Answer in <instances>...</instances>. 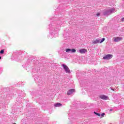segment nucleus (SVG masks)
<instances>
[{
  "mask_svg": "<svg viewBox=\"0 0 124 124\" xmlns=\"http://www.w3.org/2000/svg\"><path fill=\"white\" fill-rule=\"evenodd\" d=\"M62 66H63V68L64 69L66 73H70V70L69 69V68H68V67L64 64H62Z\"/></svg>",
  "mask_w": 124,
  "mask_h": 124,
  "instance_id": "1",
  "label": "nucleus"
},
{
  "mask_svg": "<svg viewBox=\"0 0 124 124\" xmlns=\"http://www.w3.org/2000/svg\"><path fill=\"white\" fill-rule=\"evenodd\" d=\"M112 58H113V55L111 54H108L104 56L103 59V60H110Z\"/></svg>",
  "mask_w": 124,
  "mask_h": 124,
  "instance_id": "2",
  "label": "nucleus"
},
{
  "mask_svg": "<svg viewBox=\"0 0 124 124\" xmlns=\"http://www.w3.org/2000/svg\"><path fill=\"white\" fill-rule=\"evenodd\" d=\"M114 42H119V41H121V40H123V37H114L113 38Z\"/></svg>",
  "mask_w": 124,
  "mask_h": 124,
  "instance_id": "3",
  "label": "nucleus"
},
{
  "mask_svg": "<svg viewBox=\"0 0 124 124\" xmlns=\"http://www.w3.org/2000/svg\"><path fill=\"white\" fill-rule=\"evenodd\" d=\"M100 98L101 99H104V100H107L108 99V96L105 95H101L99 96Z\"/></svg>",
  "mask_w": 124,
  "mask_h": 124,
  "instance_id": "4",
  "label": "nucleus"
},
{
  "mask_svg": "<svg viewBox=\"0 0 124 124\" xmlns=\"http://www.w3.org/2000/svg\"><path fill=\"white\" fill-rule=\"evenodd\" d=\"M74 92H75V89H70L68 90V91L67 93V94L68 95H70V94H71L72 93H74Z\"/></svg>",
  "mask_w": 124,
  "mask_h": 124,
  "instance_id": "5",
  "label": "nucleus"
},
{
  "mask_svg": "<svg viewBox=\"0 0 124 124\" xmlns=\"http://www.w3.org/2000/svg\"><path fill=\"white\" fill-rule=\"evenodd\" d=\"M88 52V50L86 49H81L79 50V52L80 53V54H85V53H87Z\"/></svg>",
  "mask_w": 124,
  "mask_h": 124,
  "instance_id": "6",
  "label": "nucleus"
},
{
  "mask_svg": "<svg viewBox=\"0 0 124 124\" xmlns=\"http://www.w3.org/2000/svg\"><path fill=\"white\" fill-rule=\"evenodd\" d=\"M54 106L55 107H61V106H62V105L60 103H58L55 104L54 105Z\"/></svg>",
  "mask_w": 124,
  "mask_h": 124,
  "instance_id": "7",
  "label": "nucleus"
},
{
  "mask_svg": "<svg viewBox=\"0 0 124 124\" xmlns=\"http://www.w3.org/2000/svg\"><path fill=\"white\" fill-rule=\"evenodd\" d=\"M97 43H100V41L99 40H95V41H93V44H97Z\"/></svg>",
  "mask_w": 124,
  "mask_h": 124,
  "instance_id": "8",
  "label": "nucleus"
},
{
  "mask_svg": "<svg viewBox=\"0 0 124 124\" xmlns=\"http://www.w3.org/2000/svg\"><path fill=\"white\" fill-rule=\"evenodd\" d=\"M66 53H70L71 52V49L70 48H68L66 49Z\"/></svg>",
  "mask_w": 124,
  "mask_h": 124,
  "instance_id": "9",
  "label": "nucleus"
},
{
  "mask_svg": "<svg viewBox=\"0 0 124 124\" xmlns=\"http://www.w3.org/2000/svg\"><path fill=\"white\" fill-rule=\"evenodd\" d=\"M71 52L72 53H75V52H76V50L75 49H71Z\"/></svg>",
  "mask_w": 124,
  "mask_h": 124,
  "instance_id": "10",
  "label": "nucleus"
},
{
  "mask_svg": "<svg viewBox=\"0 0 124 124\" xmlns=\"http://www.w3.org/2000/svg\"><path fill=\"white\" fill-rule=\"evenodd\" d=\"M94 114H95V115H97L98 117H100V114L97 112H94Z\"/></svg>",
  "mask_w": 124,
  "mask_h": 124,
  "instance_id": "11",
  "label": "nucleus"
},
{
  "mask_svg": "<svg viewBox=\"0 0 124 124\" xmlns=\"http://www.w3.org/2000/svg\"><path fill=\"white\" fill-rule=\"evenodd\" d=\"M104 40H105V38H102L101 41H100V43H102V42H103L104 41Z\"/></svg>",
  "mask_w": 124,
  "mask_h": 124,
  "instance_id": "12",
  "label": "nucleus"
},
{
  "mask_svg": "<svg viewBox=\"0 0 124 124\" xmlns=\"http://www.w3.org/2000/svg\"><path fill=\"white\" fill-rule=\"evenodd\" d=\"M101 118H103V117H104V116H105V113H102L101 114Z\"/></svg>",
  "mask_w": 124,
  "mask_h": 124,
  "instance_id": "13",
  "label": "nucleus"
},
{
  "mask_svg": "<svg viewBox=\"0 0 124 124\" xmlns=\"http://www.w3.org/2000/svg\"><path fill=\"white\" fill-rule=\"evenodd\" d=\"M3 53H4V50L3 49L0 51V54H3Z\"/></svg>",
  "mask_w": 124,
  "mask_h": 124,
  "instance_id": "14",
  "label": "nucleus"
},
{
  "mask_svg": "<svg viewBox=\"0 0 124 124\" xmlns=\"http://www.w3.org/2000/svg\"><path fill=\"white\" fill-rule=\"evenodd\" d=\"M100 16V13H97L96 14V16H97V17H99Z\"/></svg>",
  "mask_w": 124,
  "mask_h": 124,
  "instance_id": "15",
  "label": "nucleus"
},
{
  "mask_svg": "<svg viewBox=\"0 0 124 124\" xmlns=\"http://www.w3.org/2000/svg\"><path fill=\"white\" fill-rule=\"evenodd\" d=\"M121 21H122V22H124V17L122 18L121 19Z\"/></svg>",
  "mask_w": 124,
  "mask_h": 124,
  "instance_id": "16",
  "label": "nucleus"
},
{
  "mask_svg": "<svg viewBox=\"0 0 124 124\" xmlns=\"http://www.w3.org/2000/svg\"><path fill=\"white\" fill-rule=\"evenodd\" d=\"M0 60H1V57H0Z\"/></svg>",
  "mask_w": 124,
  "mask_h": 124,
  "instance_id": "17",
  "label": "nucleus"
},
{
  "mask_svg": "<svg viewBox=\"0 0 124 124\" xmlns=\"http://www.w3.org/2000/svg\"><path fill=\"white\" fill-rule=\"evenodd\" d=\"M114 10H115V9H112V11H114Z\"/></svg>",
  "mask_w": 124,
  "mask_h": 124,
  "instance_id": "18",
  "label": "nucleus"
},
{
  "mask_svg": "<svg viewBox=\"0 0 124 124\" xmlns=\"http://www.w3.org/2000/svg\"><path fill=\"white\" fill-rule=\"evenodd\" d=\"M111 90H112V91H114V89H111Z\"/></svg>",
  "mask_w": 124,
  "mask_h": 124,
  "instance_id": "19",
  "label": "nucleus"
},
{
  "mask_svg": "<svg viewBox=\"0 0 124 124\" xmlns=\"http://www.w3.org/2000/svg\"><path fill=\"white\" fill-rule=\"evenodd\" d=\"M110 111H113V110L112 109H110Z\"/></svg>",
  "mask_w": 124,
  "mask_h": 124,
  "instance_id": "20",
  "label": "nucleus"
}]
</instances>
